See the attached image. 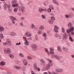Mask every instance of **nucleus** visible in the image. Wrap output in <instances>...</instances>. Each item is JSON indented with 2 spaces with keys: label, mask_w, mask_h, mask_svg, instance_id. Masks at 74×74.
Wrapping results in <instances>:
<instances>
[{
  "label": "nucleus",
  "mask_w": 74,
  "mask_h": 74,
  "mask_svg": "<svg viewBox=\"0 0 74 74\" xmlns=\"http://www.w3.org/2000/svg\"><path fill=\"white\" fill-rule=\"evenodd\" d=\"M54 53V52L53 51H50V54L51 55V57L53 58V57H55V58L56 59H57L58 60H60V57L58 56L57 55H55L53 56V54Z\"/></svg>",
  "instance_id": "obj_1"
},
{
  "label": "nucleus",
  "mask_w": 74,
  "mask_h": 74,
  "mask_svg": "<svg viewBox=\"0 0 74 74\" xmlns=\"http://www.w3.org/2000/svg\"><path fill=\"white\" fill-rule=\"evenodd\" d=\"M17 2V1L16 0H13L12 1L11 3L12 4V6L13 7H15L18 6V5L16 3Z\"/></svg>",
  "instance_id": "obj_2"
},
{
  "label": "nucleus",
  "mask_w": 74,
  "mask_h": 74,
  "mask_svg": "<svg viewBox=\"0 0 74 74\" xmlns=\"http://www.w3.org/2000/svg\"><path fill=\"white\" fill-rule=\"evenodd\" d=\"M74 27H72L70 28H68L66 30V32L68 33V34H69L70 32H73L74 31Z\"/></svg>",
  "instance_id": "obj_3"
},
{
  "label": "nucleus",
  "mask_w": 74,
  "mask_h": 74,
  "mask_svg": "<svg viewBox=\"0 0 74 74\" xmlns=\"http://www.w3.org/2000/svg\"><path fill=\"white\" fill-rule=\"evenodd\" d=\"M25 35L27 37H32V33L29 31L26 32L25 33Z\"/></svg>",
  "instance_id": "obj_4"
},
{
  "label": "nucleus",
  "mask_w": 74,
  "mask_h": 74,
  "mask_svg": "<svg viewBox=\"0 0 74 74\" xmlns=\"http://www.w3.org/2000/svg\"><path fill=\"white\" fill-rule=\"evenodd\" d=\"M54 37L56 38H62V35L56 33L54 34Z\"/></svg>",
  "instance_id": "obj_5"
},
{
  "label": "nucleus",
  "mask_w": 74,
  "mask_h": 74,
  "mask_svg": "<svg viewBox=\"0 0 74 74\" xmlns=\"http://www.w3.org/2000/svg\"><path fill=\"white\" fill-rule=\"evenodd\" d=\"M5 54L7 55V53H11V50L10 48H7V50L4 51Z\"/></svg>",
  "instance_id": "obj_6"
},
{
  "label": "nucleus",
  "mask_w": 74,
  "mask_h": 74,
  "mask_svg": "<svg viewBox=\"0 0 74 74\" xmlns=\"http://www.w3.org/2000/svg\"><path fill=\"white\" fill-rule=\"evenodd\" d=\"M54 29H53V31L54 32L59 33V31L57 30L59 29V27H58V26L57 25H54Z\"/></svg>",
  "instance_id": "obj_7"
},
{
  "label": "nucleus",
  "mask_w": 74,
  "mask_h": 74,
  "mask_svg": "<svg viewBox=\"0 0 74 74\" xmlns=\"http://www.w3.org/2000/svg\"><path fill=\"white\" fill-rule=\"evenodd\" d=\"M6 42L8 46H11V40L9 39H8L6 40Z\"/></svg>",
  "instance_id": "obj_8"
},
{
  "label": "nucleus",
  "mask_w": 74,
  "mask_h": 74,
  "mask_svg": "<svg viewBox=\"0 0 74 74\" xmlns=\"http://www.w3.org/2000/svg\"><path fill=\"white\" fill-rule=\"evenodd\" d=\"M67 33H65L63 35L62 38L63 39H66L67 38V35L66 34Z\"/></svg>",
  "instance_id": "obj_9"
},
{
  "label": "nucleus",
  "mask_w": 74,
  "mask_h": 74,
  "mask_svg": "<svg viewBox=\"0 0 74 74\" xmlns=\"http://www.w3.org/2000/svg\"><path fill=\"white\" fill-rule=\"evenodd\" d=\"M31 47L32 48L36 49L35 50L37 49V46L36 45L33 44L32 45Z\"/></svg>",
  "instance_id": "obj_10"
},
{
  "label": "nucleus",
  "mask_w": 74,
  "mask_h": 74,
  "mask_svg": "<svg viewBox=\"0 0 74 74\" xmlns=\"http://www.w3.org/2000/svg\"><path fill=\"white\" fill-rule=\"evenodd\" d=\"M56 71L58 73H62L63 71V70L62 69H57Z\"/></svg>",
  "instance_id": "obj_11"
},
{
  "label": "nucleus",
  "mask_w": 74,
  "mask_h": 74,
  "mask_svg": "<svg viewBox=\"0 0 74 74\" xmlns=\"http://www.w3.org/2000/svg\"><path fill=\"white\" fill-rule=\"evenodd\" d=\"M39 29L40 30H43L44 29V27L42 25L39 27Z\"/></svg>",
  "instance_id": "obj_12"
},
{
  "label": "nucleus",
  "mask_w": 74,
  "mask_h": 74,
  "mask_svg": "<svg viewBox=\"0 0 74 74\" xmlns=\"http://www.w3.org/2000/svg\"><path fill=\"white\" fill-rule=\"evenodd\" d=\"M20 11H21L23 13V12H25V8H24V7L22 6L21 9H20Z\"/></svg>",
  "instance_id": "obj_13"
},
{
  "label": "nucleus",
  "mask_w": 74,
  "mask_h": 74,
  "mask_svg": "<svg viewBox=\"0 0 74 74\" xmlns=\"http://www.w3.org/2000/svg\"><path fill=\"white\" fill-rule=\"evenodd\" d=\"M52 2L54 4H55L56 5H59V3H58V2L56 0H52Z\"/></svg>",
  "instance_id": "obj_14"
},
{
  "label": "nucleus",
  "mask_w": 74,
  "mask_h": 74,
  "mask_svg": "<svg viewBox=\"0 0 74 74\" xmlns=\"http://www.w3.org/2000/svg\"><path fill=\"white\" fill-rule=\"evenodd\" d=\"M46 69L47 70H49L50 69V64H49V63L46 65Z\"/></svg>",
  "instance_id": "obj_15"
},
{
  "label": "nucleus",
  "mask_w": 74,
  "mask_h": 74,
  "mask_svg": "<svg viewBox=\"0 0 74 74\" xmlns=\"http://www.w3.org/2000/svg\"><path fill=\"white\" fill-rule=\"evenodd\" d=\"M4 9L5 10H6L8 8V5L7 3H5L3 6Z\"/></svg>",
  "instance_id": "obj_16"
},
{
  "label": "nucleus",
  "mask_w": 74,
  "mask_h": 74,
  "mask_svg": "<svg viewBox=\"0 0 74 74\" xmlns=\"http://www.w3.org/2000/svg\"><path fill=\"white\" fill-rule=\"evenodd\" d=\"M62 49L64 52H68L69 51V49L66 47H63Z\"/></svg>",
  "instance_id": "obj_17"
},
{
  "label": "nucleus",
  "mask_w": 74,
  "mask_h": 74,
  "mask_svg": "<svg viewBox=\"0 0 74 74\" xmlns=\"http://www.w3.org/2000/svg\"><path fill=\"white\" fill-rule=\"evenodd\" d=\"M34 27H35V25H34V24H31V25L30 27V29H33Z\"/></svg>",
  "instance_id": "obj_18"
},
{
  "label": "nucleus",
  "mask_w": 74,
  "mask_h": 74,
  "mask_svg": "<svg viewBox=\"0 0 74 74\" xmlns=\"http://www.w3.org/2000/svg\"><path fill=\"white\" fill-rule=\"evenodd\" d=\"M5 30L4 27L2 26H0V32H3Z\"/></svg>",
  "instance_id": "obj_19"
},
{
  "label": "nucleus",
  "mask_w": 74,
  "mask_h": 74,
  "mask_svg": "<svg viewBox=\"0 0 74 74\" xmlns=\"http://www.w3.org/2000/svg\"><path fill=\"white\" fill-rule=\"evenodd\" d=\"M48 73L49 74H59V73L53 71L52 72V73H51V72L49 71L48 72Z\"/></svg>",
  "instance_id": "obj_20"
},
{
  "label": "nucleus",
  "mask_w": 74,
  "mask_h": 74,
  "mask_svg": "<svg viewBox=\"0 0 74 74\" xmlns=\"http://www.w3.org/2000/svg\"><path fill=\"white\" fill-rule=\"evenodd\" d=\"M14 68L17 70H20L21 69V67L19 66H14Z\"/></svg>",
  "instance_id": "obj_21"
},
{
  "label": "nucleus",
  "mask_w": 74,
  "mask_h": 74,
  "mask_svg": "<svg viewBox=\"0 0 74 74\" xmlns=\"http://www.w3.org/2000/svg\"><path fill=\"white\" fill-rule=\"evenodd\" d=\"M48 22L49 23V24H51V25H52V24L53 23V21L52 20H49L48 21Z\"/></svg>",
  "instance_id": "obj_22"
},
{
  "label": "nucleus",
  "mask_w": 74,
  "mask_h": 74,
  "mask_svg": "<svg viewBox=\"0 0 74 74\" xmlns=\"http://www.w3.org/2000/svg\"><path fill=\"white\" fill-rule=\"evenodd\" d=\"M57 49L59 52H61L62 51V48H61V47H60V46H58L57 47Z\"/></svg>",
  "instance_id": "obj_23"
},
{
  "label": "nucleus",
  "mask_w": 74,
  "mask_h": 74,
  "mask_svg": "<svg viewBox=\"0 0 74 74\" xmlns=\"http://www.w3.org/2000/svg\"><path fill=\"white\" fill-rule=\"evenodd\" d=\"M27 58L28 60H32L33 59V57H31L29 56H28L27 57Z\"/></svg>",
  "instance_id": "obj_24"
},
{
  "label": "nucleus",
  "mask_w": 74,
  "mask_h": 74,
  "mask_svg": "<svg viewBox=\"0 0 74 74\" xmlns=\"http://www.w3.org/2000/svg\"><path fill=\"white\" fill-rule=\"evenodd\" d=\"M25 42L24 43V44L26 45H29V42L27 40H25Z\"/></svg>",
  "instance_id": "obj_25"
},
{
  "label": "nucleus",
  "mask_w": 74,
  "mask_h": 74,
  "mask_svg": "<svg viewBox=\"0 0 74 74\" xmlns=\"http://www.w3.org/2000/svg\"><path fill=\"white\" fill-rule=\"evenodd\" d=\"M9 35L12 36H15V34L14 32H10Z\"/></svg>",
  "instance_id": "obj_26"
},
{
  "label": "nucleus",
  "mask_w": 74,
  "mask_h": 74,
  "mask_svg": "<svg viewBox=\"0 0 74 74\" xmlns=\"http://www.w3.org/2000/svg\"><path fill=\"white\" fill-rule=\"evenodd\" d=\"M19 56L21 58H24V55L21 53H20L19 54Z\"/></svg>",
  "instance_id": "obj_27"
},
{
  "label": "nucleus",
  "mask_w": 74,
  "mask_h": 74,
  "mask_svg": "<svg viewBox=\"0 0 74 74\" xmlns=\"http://www.w3.org/2000/svg\"><path fill=\"white\" fill-rule=\"evenodd\" d=\"M67 26L69 27H71L72 26V24L71 23H69L67 24Z\"/></svg>",
  "instance_id": "obj_28"
},
{
  "label": "nucleus",
  "mask_w": 74,
  "mask_h": 74,
  "mask_svg": "<svg viewBox=\"0 0 74 74\" xmlns=\"http://www.w3.org/2000/svg\"><path fill=\"white\" fill-rule=\"evenodd\" d=\"M48 4H49V1H46V2H44L43 5L45 6L47 5Z\"/></svg>",
  "instance_id": "obj_29"
},
{
  "label": "nucleus",
  "mask_w": 74,
  "mask_h": 74,
  "mask_svg": "<svg viewBox=\"0 0 74 74\" xmlns=\"http://www.w3.org/2000/svg\"><path fill=\"white\" fill-rule=\"evenodd\" d=\"M42 36L44 37H45V38H46V37H47V33L45 32H44L43 33Z\"/></svg>",
  "instance_id": "obj_30"
},
{
  "label": "nucleus",
  "mask_w": 74,
  "mask_h": 74,
  "mask_svg": "<svg viewBox=\"0 0 74 74\" xmlns=\"http://www.w3.org/2000/svg\"><path fill=\"white\" fill-rule=\"evenodd\" d=\"M5 64V62L4 61H2L0 63L1 66H4Z\"/></svg>",
  "instance_id": "obj_31"
},
{
  "label": "nucleus",
  "mask_w": 74,
  "mask_h": 74,
  "mask_svg": "<svg viewBox=\"0 0 74 74\" xmlns=\"http://www.w3.org/2000/svg\"><path fill=\"white\" fill-rule=\"evenodd\" d=\"M69 18H72L73 17V14L71 13L69 14Z\"/></svg>",
  "instance_id": "obj_32"
},
{
  "label": "nucleus",
  "mask_w": 74,
  "mask_h": 74,
  "mask_svg": "<svg viewBox=\"0 0 74 74\" xmlns=\"http://www.w3.org/2000/svg\"><path fill=\"white\" fill-rule=\"evenodd\" d=\"M61 29L62 33L64 34L65 33V29L64 28V27H62Z\"/></svg>",
  "instance_id": "obj_33"
},
{
  "label": "nucleus",
  "mask_w": 74,
  "mask_h": 74,
  "mask_svg": "<svg viewBox=\"0 0 74 74\" xmlns=\"http://www.w3.org/2000/svg\"><path fill=\"white\" fill-rule=\"evenodd\" d=\"M49 8H50V9L51 10H52L54 9V8H53V6L52 5H49Z\"/></svg>",
  "instance_id": "obj_34"
},
{
  "label": "nucleus",
  "mask_w": 74,
  "mask_h": 74,
  "mask_svg": "<svg viewBox=\"0 0 74 74\" xmlns=\"http://www.w3.org/2000/svg\"><path fill=\"white\" fill-rule=\"evenodd\" d=\"M10 18L11 19H12V20H13V21L14 20H16V18L12 16H10Z\"/></svg>",
  "instance_id": "obj_35"
},
{
  "label": "nucleus",
  "mask_w": 74,
  "mask_h": 74,
  "mask_svg": "<svg viewBox=\"0 0 74 74\" xmlns=\"http://www.w3.org/2000/svg\"><path fill=\"white\" fill-rule=\"evenodd\" d=\"M42 33V31L41 30H39L38 32V34H41Z\"/></svg>",
  "instance_id": "obj_36"
},
{
  "label": "nucleus",
  "mask_w": 74,
  "mask_h": 74,
  "mask_svg": "<svg viewBox=\"0 0 74 74\" xmlns=\"http://www.w3.org/2000/svg\"><path fill=\"white\" fill-rule=\"evenodd\" d=\"M0 37L1 39H3L4 38V36L3 34L1 33L0 34Z\"/></svg>",
  "instance_id": "obj_37"
},
{
  "label": "nucleus",
  "mask_w": 74,
  "mask_h": 74,
  "mask_svg": "<svg viewBox=\"0 0 74 74\" xmlns=\"http://www.w3.org/2000/svg\"><path fill=\"white\" fill-rule=\"evenodd\" d=\"M18 8H14V12H17V11H18Z\"/></svg>",
  "instance_id": "obj_38"
},
{
  "label": "nucleus",
  "mask_w": 74,
  "mask_h": 74,
  "mask_svg": "<svg viewBox=\"0 0 74 74\" xmlns=\"http://www.w3.org/2000/svg\"><path fill=\"white\" fill-rule=\"evenodd\" d=\"M34 69H36L37 67V64L36 63L34 64Z\"/></svg>",
  "instance_id": "obj_39"
},
{
  "label": "nucleus",
  "mask_w": 74,
  "mask_h": 74,
  "mask_svg": "<svg viewBox=\"0 0 74 74\" xmlns=\"http://www.w3.org/2000/svg\"><path fill=\"white\" fill-rule=\"evenodd\" d=\"M9 56L10 57V58H13L14 57V56L13 54H10Z\"/></svg>",
  "instance_id": "obj_40"
},
{
  "label": "nucleus",
  "mask_w": 74,
  "mask_h": 74,
  "mask_svg": "<svg viewBox=\"0 0 74 74\" xmlns=\"http://www.w3.org/2000/svg\"><path fill=\"white\" fill-rule=\"evenodd\" d=\"M42 11H43L42 8H39V12H41Z\"/></svg>",
  "instance_id": "obj_41"
},
{
  "label": "nucleus",
  "mask_w": 74,
  "mask_h": 74,
  "mask_svg": "<svg viewBox=\"0 0 74 74\" xmlns=\"http://www.w3.org/2000/svg\"><path fill=\"white\" fill-rule=\"evenodd\" d=\"M40 61L41 62L43 63H44V64H45V61H44L43 59H40Z\"/></svg>",
  "instance_id": "obj_42"
},
{
  "label": "nucleus",
  "mask_w": 74,
  "mask_h": 74,
  "mask_svg": "<svg viewBox=\"0 0 74 74\" xmlns=\"http://www.w3.org/2000/svg\"><path fill=\"white\" fill-rule=\"evenodd\" d=\"M65 17L67 19L69 18V14H67L65 15Z\"/></svg>",
  "instance_id": "obj_43"
},
{
  "label": "nucleus",
  "mask_w": 74,
  "mask_h": 74,
  "mask_svg": "<svg viewBox=\"0 0 74 74\" xmlns=\"http://www.w3.org/2000/svg\"><path fill=\"white\" fill-rule=\"evenodd\" d=\"M69 39L70 41H71V42H73L74 41V40H73V38H72V37H69Z\"/></svg>",
  "instance_id": "obj_44"
},
{
  "label": "nucleus",
  "mask_w": 74,
  "mask_h": 74,
  "mask_svg": "<svg viewBox=\"0 0 74 74\" xmlns=\"http://www.w3.org/2000/svg\"><path fill=\"white\" fill-rule=\"evenodd\" d=\"M35 70H36L38 71H40V69L37 67L35 69Z\"/></svg>",
  "instance_id": "obj_45"
},
{
  "label": "nucleus",
  "mask_w": 74,
  "mask_h": 74,
  "mask_svg": "<svg viewBox=\"0 0 74 74\" xmlns=\"http://www.w3.org/2000/svg\"><path fill=\"white\" fill-rule=\"evenodd\" d=\"M51 19L53 21H55V18L53 16L51 17Z\"/></svg>",
  "instance_id": "obj_46"
},
{
  "label": "nucleus",
  "mask_w": 74,
  "mask_h": 74,
  "mask_svg": "<svg viewBox=\"0 0 74 74\" xmlns=\"http://www.w3.org/2000/svg\"><path fill=\"white\" fill-rule=\"evenodd\" d=\"M41 16L42 19H44L45 18V16L44 15L42 14L41 15Z\"/></svg>",
  "instance_id": "obj_47"
},
{
  "label": "nucleus",
  "mask_w": 74,
  "mask_h": 74,
  "mask_svg": "<svg viewBox=\"0 0 74 74\" xmlns=\"http://www.w3.org/2000/svg\"><path fill=\"white\" fill-rule=\"evenodd\" d=\"M47 60H48L50 63H52V61L49 59H47Z\"/></svg>",
  "instance_id": "obj_48"
},
{
  "label": "nucleus",
  "mask_w": 74,
  "mask_h": 74,
  "mask_svg": "<svg viewBox=\"0 0 74 74\" xmlns=\"http://www.w3.org/2000/svg\"><path fill=\"white\" fill-rule=\"evenodd\" d=\"M24 63V65L25 66H27V65L28 63H27V61L25 62Z\"/></svg>",
  "instance_id": "obj_49"
},
{
  "label": "nucleus",
  "mask_w": 74,
  "mask_h": 74,
  "mask_svg": "<svg viewBox=\"0 0 74 74\" xmlns=\"http://www.w3.org/2000/svg\"><path fill=\"white\" fill-rule=\"evenodd\" d=\"M71 35H72V36H74V32L72 31L71 32Z\"/></svg>",
  "instance_id": "obj_50"
},
{
  "label": "nucleus",
  "mask_w": 74,
  "mask_h": 74,
  "mask_svg": "<svg viewBox=\"0 0 74 74\" xmlns=\"http://www.w3.org/2000/svg\"><path fill=\"white\" fill-rule=\"evenodd\" d=\"M3 45H7V42H5L3 43Z\"/></svg>",
  "instance_id": "obj_51"
},
{
  "label": "nucleus",
  "mask_w": 74,
  "mask_h": 74,
  "mask_svg": "<svg viewBox=\"0 0 74 74\" xmlns=\"http://www.w3.org/2000/svg\"><path fill=\"white\" fill-rule=\"evenodd\" d=\"M45 52H47V53H49L48 50V49H45Z\"/></svg>",
  "instance_id": "obj_52"
},
{
  "label": "nucleus",
  "mask_w": 74,
  "mask_h": 74,
  "mask_svg": "<svg viewBox=\"0 0 74 74\" xmlns=\"http://www.w3.org/2000/svg\"><path fill=\"white\" fill-rule=\"evenodd\" d=\"M23 39L25 41V40H27V39L25 37H23Z\"/></svg>",
  "instance_id": "obj_53"
},
{
  "label": "nucleus",
  "mask_w": 74,
  "mask_h": 74,
  "mask_svg": "<svg viewBox=\"0 0 74 74\" xmlns=\"http://www.w3.org/2000/svg\"><path fill=\"white\" fill-rule=\"evenodd\" d=\"M8 9L11 8V4H8Z\"/></svg>",
  "instance_id": "obj_54"
},
{
  "label": "nucleus",
  "mask_w": 74,
  "mask_h": 74,
  "mask_svg": "<svg viewBox=\"0 0 74 74\" xmlns=\"http://www.w3.org/2000/svg\"><path fill=\"white\" fill-rule=\"evenodd\" d=\"M20 25H21V26H23V23L22 22H21L20 23Z\"/></svg>",
  "instance_id": "obj_55"
},
{
  "label": "nucleus",
  "mask_w": 74,
  "mask_h": 74,
  "mask_svg": "<svg viewBox=\"0 0 74 74\" xmlns=\"http://www.w3.org/2000/svg\"><path fill=\"white\" fill-rule=\"evenodd\" d=\"M43 11H44L45 12L46 11H47V9L46 8H44L42 9Z\"/></svg>",
  "instance_id": "obj_56"
},
{
  "label": "nucleus",
  "mask_w": 74,
  "mask_h": 74,
  "mask_svg": "<svg viewBox=\"0 0 74 74\" xmlns=\"http://www.w3.org/2000/svg\"><path fill=\"white\" fill-rule=\"evenodd\" d=\"M8 10L10 11L9 12H11V11H12V8H9Z\"/></svg>",
  "instance_id": "obj_57"
},
{
  "label": "nucleus",
  "mask_w": 74,
  "mask_h": 74,
  "mask_svg": "<svg viewBox=\"0 0 74 74\" xmlns=\"http://www.w3.org/2000/svg\"><path fill=\"white\" fill-rule=\"evenodd\" d=\"M26 61L25 60H24V59L23 60H22V62L23 63H25V62H26Z\"/></svg>",
  "instance_id": "obj_58"
},
{
  "label": "nucleus",
  "mask_w": 74,
  "mask_h": 74,
  "mask_svg": "<svg viewBox=\"0 0 74 74\" xmlns=\"http://www.w3.org/2000/svg\"><path fill=\"white\" fill-rule=\"evenodd\" d=\"M49 49L50 50V51H53L54 50V49H52V48H49Z\"/></svg>",
  "instance_id": "obj_59"
},
{
  "label": "nucleus",
  "mask_w": 74,
  "mask_h": 74,
  "mask_svg": "<svg viewBox=\"0 0 74 74\" xmlns=\"http://www.w3.org/2000/svg\"><path fill=\"white\" fill-rule=\"evenodd\" d=\"M21 20H22V21H23V20H24L25 19V17H21Z\"/></svg>",
  "instance_id": "obj_60"
},
{
  "label": "nucleus",
  "mask_w": 74,
  "mask_h": 74,
  "mask_svg": "<svg viewBox=\"0 0 74 74\" xmlns=\"http://www.w3.org/2000/svg\"><path fill=\"white\" fill-rule=\"evenodd\" d=\"M47 11L49 12H51V9H48L47 10Z\"/></svg>",
  "instance_id": "obj_61"
},
{
  "label": "nucleus",
  "mask_w": 74,
  "mask_h": 74,
  "mask_svg": "<svg viewBox=\"0 0 74 74\" xmlns=\"http://www.w3.org/2000/svg\"><path fill=\"white\" fill-rule=\"evenodd\" d=\"M7 74H12L11 73L10 71H8L7 72Z\"/></svg>",
  "instance_id": "obj_62"
},
{
  "label": "nucleus",
  "mask_w": 74,
  "mask_h": 74,
  "mask_svg": "<svg viewBox=\"0 0 74 74\" xmlns=\"http://www.w3.org/2000/svg\"><path fill=\"white\" fill-rule=\"evenodd\" d=\"M12 22L13 23V24H15V22L14 21H13V20L12 21Z\"/></svg>",
  "instance_id": "obj_63"
},
{
  "label": "nucleus",
  "mask_w": 74,
  "mask_h": 74,
  "mask_svg": "<svg viewBox=\"0 0 74 74\" xmlns=\"http://www.w3.org/2000/svg\"><path fill=\"white\" fill-rule=\"evenodd\" d=\"M21 43L20 42H19V43H16V45H21Z\"/></svg>",
  "instance_id": "obj_64"
}]
</instances>
